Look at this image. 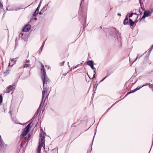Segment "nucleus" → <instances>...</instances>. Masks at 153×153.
I'll list each match as a JSON object with an SVG mask.
<instances>
[{
	"mask_svg": "<svg viewBox=\"0 0 153 153\" xmlns=\"http://www.w3.org/2000/svg\"><path fill=\"white\" fill-rule=\"evenodd\" d=\"M41 73L42 74V79L43 82V91H42V101H43L45 98V97H47L48 96V95L46 93L48 90V88L46 87V85L47 83H48L49 82L50 80L46 75L44 65L42 63H41Z\"/></svg>",
	"mask_w": 153,
	"mask_h": 153,
	"instance_id": "nucleus-1",
	"label": "nucleus"
},
{
	"mask_svg": "<svg viewBox=\"0 0 153 153\" xmlns=\"http://www.w3.org/2000/svg\"><path fill=\"white\" fill-rule=\"evenodd\" d=\"M6 146L4 143L2 139H1V136L0 135V150H3L4 149H5Z\"/></svg>",
	"mask_w": 153,
	"mask_h": 153,
	"instance_id": "nucleus-2",
	"label": "nucleus"
},
{
	"mask_svg": "<svg viewBox=\"0 0 153 153\" xmlns=\"http://www.w3.org/2000/svg\"><path fill=\"white\" fill-rule=\"evenodd\" d=\"M117 45L118 46H121L122 44V39L120 35H118L117 37Z\"/></svg>",
	"mask_w": 153,
	"mask_h": 153,
	"instance_id": "nucleus-3",
	"label": "nucleus"
},
{
	"mask_svg": "<svg viewBox=\"0 0 153 153\" xmlns=\"http://www.w3.org/2000/svg\"><path fill=\"white\" fill-rule=\"evenodd\" d=\"M31 29V26L29 25H26L23 29L22 31L24 32H27L30 30Z\"/></svg>",
	"mask_w": 153,
	"mask_h": 153,
	"instance_id": "nucleus-4",
	"label": "nucleus"
},
{
	"mask_svg": "<svg viewBox=\"0 0 153 153\" xmlns=\"http://www.w3.org/2000/svg\"><path fill=\"white\" fill-rule=\"evenodd\" d=\"M14 85H9L8 87L7 88V93H9L10 91L13 90L15 89V88L13 86Z\"/></svg>",
	"mask_w": 153,
	"mask_h": 153,
	"instance_id": "nucleus-5",
	"label": "nucleus"
},
{
	"mask_svg": "<svg viewBox=\"0 0 153 153\" xmlns=\"http://www.w3.org/2000/svg\"><path fill=\"white\" fill-rule=\"evenodd\" d=\"M29 60H26L25 61V64L24 65V68H27V67H30V65L29 63Z\"/></svg>",
	"mask_w": 153,
	"mask_h": 153,
	"instance_id": "nucleus-6",
	"label": "nucleus"
},
{
	"mask_svg": "<svg viewBox=\"0 0 153 153\" xmlns=\"http://www.w3.org/2000/svg\"><path fill=\"white\" fill-rule=\"evenodd\" d=\"M106 29L108 30L109 33L111 35H113L114 34V32L115 31V29L114 28H111L110 29L106 28Z\"/></svg>",
	"mask_w": 153,
	"mask_h": 153,
	"instance_id": "nucleus-7",
	"label": "nucleus"
},
{
	"mask_svg": "<svg viewBox=\"0 0 153 153\" xmlns=\"http://www.w3.org/2000/svg\"><path fill=\"white\" fill-rule=\"evenodd\" d=\"M40 138L39 140V141L44 142L45 140V137L44 135H42V133H41L40 134Z\"/></svg>",
	"mask_w": 153,
	"mask_h": 153,
	"instance_id": "nucleus-8",
	"label": "nucleus"
},
{
	"mask_svg": "<svg viewBox=\"0 0 153 153\" xmlns=\"http://www.w3.org/2000/svg\"><path fill=\"white\" fill-rule=\"evenodd\" d=\"M27 133L28 132H27L24 130V131L22 132V134L20 136L21 139H22L25 136Z\"/></svg>",
	"mask_w": 153,
	"mask_h": 153,
	"instance_id": "nucleus-9",
	"label": "nucleus"
},
{
	"mask_svg": "<svg viewBox=\"0 0 153 153\" xmlns=\"http://www.w3.org/2000/svg\"><path fill=\"white\" fill-rule=\"evenodd\" d=\"M14 60L15 59H12L11 61H10L8 66H10L11 67H12L13 65L15 63V62L13 63L15 61Z\"/></svg>",
	"mask_w": 153,
	"mask_h": 153,
	"instance_id": "nucleus-10",
	"label": "nucleus"
},
{
	"mask_svg": "<svg viewBox=\"0 0 153 153\" xmlns=\"http://www.w3.org/2000/svg\"><path fill=\"white\" fill-rule=\"evenodd\" d=\"M128 19H125L123 22V24L124 25H126L128 24Z\"/></svg>",
	"mask_w": 153,
	"mask_h": 153,
	"instance_id": "nucleus-11",
	"label": "nucleus"
},
{
	"mask_svg": "<svg viewBox=\"0 0 153 153\" xmlns=\"http://www.w3.org/2000/svg\"><path fill=\"white\" fill-rule=\"evenodd\" d=\"M129 21L130 25L131 26H133L134 24V22H133L132 20L130 19H129Z\"/></svg>",
	"mask_w": 153,
	"mask_h": 153,
	"instance_id": "nucleus-12",
	"label": "nucleus"
},
{
	"mask_svg": "<svg viewBox=\"0 0 153 153\" xmlns=\"http://www.w3.org/2000/svg\"><path fill=\"white\" fill-rule=\"evenodd\" d=\"M144 14H145V16H146V17H148L149 16H150L151 15L150 14V13L149 12H148L147 11H145L144 12Z\"/></svg>",
	"mask_w": 153,
	"mask_h": 153,
	"instance_id": "nucleus-13",
	"label": "nucleus"
},
{
	"mask_svg": "<svg viewBox=\"0 0 153 153\" xmlns=\"http://www.w3.org/2000/svg\"><path fill=\"white\" fill-rule=\"evenodd\" d=\"M87 64L90 66L93 64V62L91 60H89L87 62Z\"/></svg>",
	"mask_w": 153,
	"mask_h": 153,
	"instance_id": "nucleus-14",
	"label": "nucleus"
},
{
	"mask_svg": "<svg viewBox=\"0 0 153 153\" xmlns=\"http://www.w3.org/2000/svg\"><path fill=\"white\" fill-rule=\"evenodd\" d=\"M44 143L41 142H39V146H38V148H40L41 149V148L43 146V144H44Z\"/></svg>",
	"mask_w": 153,
	"mask_h": 153,
	"instance_id": "nucleus-15",
	"label": "nucleus"
},
{
	"mask_svg": "<svg viewBox=\"0 0 153 153\" xmlns=\"http://www.w3.org/2000/svg\"><path fill=\"white\" fill-rule=\"evenodd\" d=\"M38 12H39V11L38 10V9H36V11H35V12L33 14V16L34 17H36V16L38 14Z\"/></svg>",
	"mask_w": 153,
	"mask_h": 153,
	"instance_id": "nucleus-16",
	"label": "nucleus"
},
{
	"mask_svg": "<svg viewBox=\"0 0 153 153\" xmlns=\"http://www.w3.org/2000/svg\"><path fill=\"white\" fill-rule=\"evenodd\" d=\"M48 6V4H47L45 6V7H44L41 10V11L42 12H43L47 10V6Z\"/></svg>",
	"mask_w": 153,
	"mask_h": 153,
	"instance_id": "nucleus-17",
	"label": "nucleus"
},
{
	"mask_svg": "<svg viewBox=\"0 0 153 153\" xmlns=\"http://www.w3.org/2000/svg\"><path fill=\"white\" fill-rule=\"evenodd\" d=\"M9 70L8 69L6 70L5 72H4V74L5 76L7 75L9 73Z\"/></svg>",
	"mask_w": 153,
	"mask_h": 153,
	"instance_id": "nucleus-18",
	"label": "nucleus"
},
{
	"mask_svg": "<svg viewBox=\"0 0 153 153\" xmlns=\"http://www.w3.org/2000/svg\"><path fill=\"white\" fill-rule=\"evenodd\" d=\"M149 85V88L151 86H152V84L150 83H146V84L143 85L142 86V87H143V86L147 85Z\"/></svg>",
	"mask_w": 153,
	"mask_h": 153,
	"instance_id": "nucleus-19",
	"label": "nucleus"
},
{
	"mask_svg": "<svg viewBox=\"0 0 153 153\" xmlns=\"http://www.w3.org/2000/svg\"><path fill=\"white\" fill-rule=\"evenodd\" d=\"M142 55H139V54H137V57H136V58L135 60L133 61V62L136 61V60L137 59V58L138 57L139 58H140L142 56Z\"/></svg>",
	"mask_w": 153,
	"mask_h": 153,
	"instance_id": "nucleus-20",
	"label": "nucleus"
},
{
	"mask_svg": "<svg viewBox=\"0 0 153 153\" xmlns=\"http://www.w3.org/2000/svg\"><path fill=\"white\" fill-rule=\"evenodd\" d=\"M135 89H134V90H131L130 92H128L127 93V94H126V95H128L131 93H133V92H135Z\"/></svg>",
	"mask_w": 153,
	"mask_h": 153,
	"instance_id": "nucleus-21",
	"label": "nucleus"
},
{
	"mask_svg": "<svg viewBox=\"0 0 153 153\" xmlns=\"http://www.w3.org/2000/svg\"><path fill=\"white\" fill-rule=\"evenodd\" d=\"M147 11L148 12H149V13H150L151 15L153 13V10L152 9H151Z\"/></svg>",
	"mask_w": 153,
	"mask_h": 153,
	"instance_id": "nucleus-22",
	"label": "nucleus"
},
{
	"mask_svg": "<svg viewBox=\"0 0 153 153\" xmlns=\"http://www.w3.org/2000/svg\"><path fill=\"white\" fill-rule=\"evenodd\" d=\"M41 148L38 147L36 153H41Z\"/></svg>",
	"mask_w": 153,
	"mask_h": 153,
	"instance_id": "nucleus-23",
	"label": "nucleus"
},
{
	"mask_svg": "<svg viewBox=\"0 0 153 153\" xmlns=\"http://www.w3.org/2000/svg\"><path fill=\"white\" fill-rule=\"evenodd\" d=\"M110 74H107V75L105 76L104 78L100 81V82H102L105 79H106L107 77H108Z\"/></svg>",
	"mask_w": 153,
	"mask_h": 153,
	"instance_id": "nucleus-24",
	"label": "nucleus"
},
{
	"mask_svg": "<svg viewBox=\"0 0 153 153\" xmlns=\"http://www.w3.org/2000/svg\"><path fill=\"white\" fill-rule=\"evenodd\" d=\"M3 98L2 95L0 94V103H1L2 102Z\"/></svg>",
	"mask_w": 153,
	"mask_h": 153,
	"instance_id": "nucleus-25",
	"label": "nucleus"
},
{
	"mask_svg": "<svg viewBox=\"0 0 153 153\" xmlns=\"http://www.w3.org/2000/svg\"><path fill=\"white\" fill-rule=\"evenodd\" d=\"M41 2L40 1L38 6V7H37V9H38V10H39V9L40 7V5H41Z\"/></svg>",
	"mask_w": 153,
	"mask_h": 153,
	"instance_id": "nucleus-26",
	"label": "nucleus"
},
{
	"mask_svg": "<svg viewBox=\"0 0 153 153\" xmlns=\"http://www.w3.org/2000/svg\"><path fill=\"white\" fill-rule=\"evenodd\" d=\"M133 14V13H130L128 15L129 17L130 18V17H131Z\"/></svg>",
	"mask_w": 153,
	"mask_h": 153,
	"instance_id": "nucleus-27",
	"label": "nucleus"
},
{
	"mask_svg": "<svg viewBox=\"0 0 153 153\" xmlns=\"http://www.w3.org/2000/svg\"><path fill=\"white\" fill-rule=\"evenodd\" d=\"M139 3H140V6H141V8L142 9V10H143V8L142 7V5H141L142 3L141 2V0H139Z\"/></svg>",
	"mask_w": 153,
	"mask_h": 153,
	"instance_id": "nucleus-28",
	"label": "nucleus"
},
{
	"mask_svg": "<svg viewBox=\"0 0 153 153\" xmlns=\"http://www.w3.org/2000/svg\"><path fill=\"white\" fill-rule=\"evenodd\" d=\"M3 7L2 2L0 1V8H2Z\"/></svg>",
	"mask_w": 153,
	"mask_h": 153,
	"instance_id": "nucleus-29",
	"label": "nucleus"
},
{
	"mask_svg": "<svg viewBox=\"0 0 153 153\" xmlns=\"http://www.w3.org/2000/svg\"><path fill=\"white\" fill-rule=\"evenodd\" d=\"M64 63H65V61H63V62H62L60 63V65L61 66H62L64 64Z\"/></svg>",
	"mask_w": 153,
	"mask_h": 153,
	"instance_id": "nucleus-30",
	"label": "nucleus"
},
{
	"mask_svg": "<svg viewBox=\"0 0 153 153\" xmlns=\"http://www.w3.org/2000/svg\"><path fill=\"white\" fill-rule=\"evenodd\" d=\"M143 14H144V13H143ZM145 16H146L145 15V14H144L143 15V16H142V17L141 19H144L146 17Z\"/></svg>",
	"mask_w": 153,
	"mask_h": 153,
	"instance_id": "nucleus-31",
	"label": "nucleus"
},
{
	"mask_svg": "<svg viewBox=\"0 0 153 153\" xmlns=\"http://www.w3.org/2000/svg\"><path fill=\"white\" fill-rule=\"evenodd\" d=\"M28 136L27 139V140H29L30 139V134H28Z\"/></svg>",
	"mask_w": 153,
	"mask_h": 153,
	"instance_id": "nucleus-32",
	"label": "nucleus"
},
{
	"mask_svg": "<svg viewBox=\"0 0 153 153\" xmlns=\"http://www.w3.org/2000/svg\"><path fill=\"white\" fill-rule=\"evenodd\" d=\"M152 48H150L148 50V53H149V54L150 53V52H151L152 50Z\"/></svg>",
	"mask_w": 153,
	"mask_h": 153,
	"instance_id": "nucleus-33",
	"label": "nucleus"
},
{
	"mask_svg": "<svg viewBox=\"0 0 153 153\" xmlns=\"http://www.w3.org/2000/svg\"><path fill=\"white\" fill-rule=\"evenodd\" d=\"M90 66L92 69H95V68H94V66L93 64L92 65H90Z\"/></svg>",
	"mask_w": 153,
	"mask_h": 153,
	"instance_id": "nucleus-34",
	"label": "nucleus"
},
{
	"mask_svg": "<svg viewBox=\"0 0 153 153\" xmlns=\"http://www.w3.org/2000/svg\"><path fill=\"white\" fill-rule=\"evenodd\" d=\"M24 130L25 131L27 132H28L29 131V130L28 129H27V128H25L24 129Z\"/></svg>",
	"mask_w": 153,
	"mask_h": 153,
	"instance_id": "nucleus-35",
	"label": "nucleus"
},
{
	"mask_svg": "<svg viewBox=\"0 0 153 153\" xmlns=\"http://www.w3.org/2000/svg\"><path fill=\"white\" fill-rule=\"evenodd\" d=\"M43 46H41L40 49V50H39V53L40 52H41L42 49V48H43Z\"/></svg>",
	"mask_w": 153,
	"mask_h": 153,
	"instance_id": "nucleus-36",
	"label": "nucleus"
},
{
	"mask_svg": "<svg viewBox=\"0 0 153 153\" xmlns=\"http://www.w3.org/2000/svg\"><path fill=\"white\" fill-rule=\"evenodd\" d=\"M31 123L32 122H31L27 126H28V127H29L30 128V125H31Z\"/></svg>",
	"mask_w": 153,
	"mask_h": 153,
	"instance_id": "nucleus-37",
	"label": "nucleus"
},
{
	"mask_svg": "<svg viewBox=\"0 0 153 153\" xmlns=\"http://www.w3.org/2000/svg\"><path fill=\"white\" fill-rule=\"evenodd\" d=\"M142 87V86H140V87H137V89L138 90H139L140 88H141Z\"/></svg>",
	"mask_w": 153,
	"mask_h": 153,
	"instance_id": "nucleus-38",
	"label": "nucleus"
},
{
	"mask_svg": "<svg viewBox=\"0 0 153 153\" xmlns=\"http://www.w3.org/2000/svg\"><path fill=\"white\" fill-rule=\"evenodd\" d=\"M139 13H140V15H141V14H142V13H143V12H142V11H140V9H139Z\"/></svg>",
	"mask_w": 153,
	"mask_h": 153,
	"instance_id": "nucleus-39",
	"label": "nucleus"
},
{
	"mask_svg": "<svg viewBox=\"0 0 153 153\" xmlns=\"http://www.w3.org/2000/svg\"><path fill=\"white\" fill-rule=\"evenodd\" d=\"M150 88L152 89V90L153 91V84H152V86H151Z\"/></svg>",
	"mask_w": 153,
	"mask_h": 153,
	"instance_id": "nucleus-40",
	"label": "nucleus"
},
{
	"mask_svg": "<svg viewBox=\"0 0 153 153\" xmlns=\"http://www.w3.org/2000/svg\"><path fill=\"white\" fill-rule=\"evenodd\" d=\"M133 14L136 15L137 16L136 17V18H137V19L138 17V15L136 13H133Z\"/></svg>",
	"mask_w": 153,
	"mask_h": 153,
	"instance_id": "nucleus-41",
	"label": "nucleus"
},
{
	"mask_svg": "<svg viewBox=\"0 0 153 153\" xmlns=\"http://www.w3.org/2000/svg\"><path fill=\"white\" fill-rule=\"evenodd\" d=\"M137 21H138L137 19V18H136V19L134 21V22L136 23L137 22Z\"/></svg>",
	"mask_w": 153,
	"mask_h": 153,
	"instance_id": "nucleus-42",
	"label": "nucleus"
},
{
	"mask_svg": "<svg viewBox=\"0 0 153 153\" xmlns=\"http://www.w3.org/2000/svg\"><path fill=\"white\" fill-rule=\"evenodd\" d=\"M45 42L44 41L43 42V43L42 44V46H43V47L44 46V44H45Z\"/></svg>",
	"mask_w": 153,
	"mask_h": 153,
	"instance_id": "nucleus-43",
	"label": "nucleus"
},
{
	"mask_svg": "<svg viewBox=\"0 0 153 153\" xmlns=\"http://www.w3.org/2000/svg\"><path fill=\"white\" fill-rule=\"evenodd\" d=\"M27 129H28L29 130V129L30 128L29 127H28V126H27L25 127Z\"/></svg>",
	"mask_w": 153,
	"mask_h": 153,
	"instance_id": "nucleus-44",
	"label": "nucleus"
},
{
	"mask_svg": "<svg viewBox=\"0 0 153 153\" xmlns=\"http://www.w3.org/2000/svg\"><path fill=\"white\" fill-rule=\"evenodd\" d=\"M81 65V64H78V65H76V67H78L79 66H80Z\"/></svg>",
	"mask_w": 153,
	"mask_h": 153,
	"instance_id": "nucleus-45",
	"label": "nucleus"
},
{
	"mask_svg": "<svg viewBox=\"0 0 153 153\" xmlns=\"http://www.w3.org/2000/svg\"><path fill=\"white\" fill-rule=\"evenodd\" d=\"M77 68V67H76V66H74V67H73V69H75V68Z\"/></svg>",
	"mask_w": 153,
	"mask_h": 153,
	"instance_id": "nucleus-46",
	"label": "nucleus"
},
{
	"mask_svg": "<svg viewBox=\"0 0 153 153\" xmlns=\"http://www.w3.org/2000/svg\"><path fill=\"white\" fill-rule=\"evenodd\" d=\"M125 19H128L127 15L126 16Z\"/></svg>",
	"mask_w": 153,
	"mask_h": 153,
	"instance_id": "nucleus-47",
	"label": "nucleus"
},
{
	"mask_svg": "<svg viewBox=\"0 0 153 153\" xmlns=\"http://www.w3.org/2000/svg\"><path fill=\"white\" fill-rule=\"evenodd\" d=\"M117 15L119 16H121V14L120 13H118Z\"/></svg>",
	"mask_w": 153,
	"mask_h": 153,
	"instance_id": "nucleus-48",
	"label": "nucleus"
},
{
	"mask_svg": "<svg viewBox=\"0 0 153 153\" xmlns=\"http://www.w3.org/2000/svg\"><path fill=\"white\" fill-rule=\"evenodd\" d=\"M94 73L95 74H96V72H95V71H96V69L95 68V69H94Z\"/></svg>",
	"mask_w": 153,
	"mask_h": 153,
	"instance_id": "nucleus-49",
	"label": "nucleus"
},
{
	"mask_svg": "<svg viewBox=\"0 0 153 153\" xmlns=\"http://www.w3.org/2000/svg\"><path fill=\"white\" fill-rule=\"evenodd\" d=\"M135 89V91H137V90H138L137 89V88H135V89Z\"/></svg>",
	"mask_w": 153,
	"mask_h": 153,
	"instance_id": "nucleus-50",
	"label": "nucleus"
},
{
	"mask_svg": "<svg viewBox=\"0 0 153 153\" xmlns=\"http://www.w3.org/2000/svg\"><path fill=\"white\" fill-rule=\"evenodd\" d=\"M95 74H94L93 75V78H95Z\"/></svg>",
	"mask_w": 153,
	"mask_h": 153,
	"instance_id": "nucleus-51",
	"label": "nucleus"
},
{
	"mask_svg": "<svg viewBox=\"0 0 153 153\" xmlns=\"http://www.w3.org/2000/svg\"><path fill=\"white\" fill-rule=\"evenodd\" d=\"M151 48H152V49L153 48V45H152V46L151 47Z\"/></svg>",
	"mask_w": 153,
	"mask_h": 153,
	"instance_id": "nucleus-52",
	"label": "nucleus"
},
{
	"mask_svg": "<svg viewBox=\"0 0 153 153\" xmlns=\"http://www.w3.org/2000/svg\"><path fill=\"white\" fill-rule=\"evenodd\" d=\"M72 70V68H71V69H70V71H71Z\"/></svg>",
	"mask_w": 153,
	"mask_h": 153,
	"instance_id": "nucleus-53",
	"label": "nucleus"
},
{
	"mask_svg": "<svg viewBox=\"0 0 153 153\" xmlns=\"http://www.w3.org/2000/svg\"><path fill=\"white\" fill-rule=\"evenodd\" d=\"M68 64H69V62H68Z\"/></svg>",
	"mask_w": 153,
	"mask_h": 153,
	"instance_id": "nucleus-54",
	"label": "nucleus"
},
{
	"mask_svg": "<svg viewBox=\"0 0 153 153\" xmlns=\"http://www.w3.org/2000/svg\"><path fill=\"white\" fill-rule=\"evenodd\" d=\"M87 152H88V151H87Z\"/></svg>",
	"mask_w": 153,
	"mask_h": 153,
	"instance_id": "nucleus-55",
	"label": "nucleus"
}]
</instances>
